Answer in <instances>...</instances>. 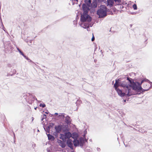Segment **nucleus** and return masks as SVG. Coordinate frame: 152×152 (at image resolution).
I'll use <instances>...</instances> for the list:
<instances>
[{"instance_id": "obj_1", "label": "nucleus", "mask_w": 152, "mask_h": 152, "mask_svg": "<svg viewBox=\"0 0 152 152\" xmlns=\"http://www.w3.org/2000/svg\"><path fill=\"white\" fill-rule=\"evenodd\" d=\"M145 80H142L141 83H140L138 82H133L132 85H129V83L127 82V84L129 86H128V89L126 90V96L128 97L132 95L133 94L132 93L131 88L134 91H142V92L147 91L149 90V89H143L141 87V85L145 81Z\"/></svg>"}, {"instance_id": "obj_2", "label": "nucleus", "mask_w": 152, "mask_h": 152, "mask_svg": "<svg viewBox=\"0 0 152 152\" xmlns=\"http://www.w3.org/2000/svg\"><path fill=\"white\" fill-rule=\"evenodd\" d=\"M127 81H121L119 84H116L114 86L115 90L117 91L118 95L121 97L126 96V90L128 89V86Z\"/></svg>"}, {"instance_id": "obj_3", "label": "nucleus", "mask_w": 152, "mask_h": 152, "mask_svg": "<svg viewBox=\"0 0 152 152\" xmlns=\"http://www.w3.org/2000/svg\"><path fill=\"white\" fill-rule=\"evenodd\" d=\"M82 7L83 12L81 16L80 20L81 22H84L86 21L91 22V18L88 15V11L89 10V8L84 3L83 4Z\"/></svg>"}, {"instance_id": "obj_4", "label": "nucleus", "mask_w": 152, "mask_h": 152, "mask_svg": "<svg viewBox=\"0 0 152 152\" xmlns=\"http://www.w3.org/2000/svg\"><path fill=\"white\" fill-rule=\"evenodd\" d=\"M97 13L99 18H104L106 17L107 15L106 7L104 5H101L100 9L97 11Z\"/></svg>"}, {"instance_id": "obj_5", "label": "nucleus", "mask_w": 152, "mask_h": 152, "mask_svg": "<svg viewBox=\"0 0 152 152\" xmlns=\"http://www.w3.org/2000/svg\"><path fill=\"white\" fill-rule=\"evenodd\" d=\"M62 126L61 125H59L58 126H55V129L56 130V136H57V133H59L62 129Z\"/></svg>"}, {"instance_id": "obj_6", "label": "nucleus", "mask_w": 152, "mask_h": 152, "mask_svg": "<svg viewBox=\"0 0 152 152\" xmlns=\"http://www.w3.org/2000/svg\"><path fill=\"white\" fill-rule=\"evenodd\" d=\"M29 99L28 101V102L30 104H32L34 102L35 99L37 100V99L34 96H33L31 94L29 95Z\"/></svg>"}, {"instance_id": "obj_7", "label": "nucleus", "mask_w": 152, "mask_h": 152, "mask_svg": "<svg viewBox=\"0 0 152 152\" xmlns=\"http://www.w3.org/2000/svg\"><path fill=\"white\" fill-rule=\"evenodd\" d=\"M73 141L70 139H68L67 141V144L69 147L72 150L73 149V145L72 143Z\"/></svg>"}, {"instance_id": "obj_8", "label": "nucleus", "mask_w": 152, "mask_h": 152, "mask_svg": "<svg viewBox=\"0 0 152 152\" xmlns=\"http://www.w3.org/2000/svg\"><path fill=\"white\" fill-rule=\"evenodd\" d=\"M90 22H88L87 21L83 22L84 23L82 24V27L84 28H87V31H88V28H89L90 26L88 23Z\"/></svg>"}, {"instance_id": "obj_9", "label": "nucleus", "mask_w": 152, "mask_h": 152, "mask_svg": "<svg viewBox=\"0 0 152 152\" xmlns=\"http://www.w3.org/2000/svg\"><path fill=\"white\" fill-rule=\"evenodd\" d=\"M107 5L109 6L110 7L113 6L114 4L113 0H107Z\"/></svg>"}, {"instance_id": "obj_10", "label": "nucleus", "mask_w": 152, "mask_h": 152, "mask_svg": "<svg viewBox=\"0 0 152 152\" xmlns=\"http://www.w3.org/2000/svg\"><path fill=\"white\" fill-rule=\"evenodd\" d=\"M79 142L80 146L82 147L85 142L84 139L82 137L80 138Z\"/></svg>"}, {"instance_id": "obj_11", "label": "nucleus", "mask_w": 152, "mask_h": 152, "mask_svg": "<svg viewBox=\"0 0 152 152\" xmlns=\"http://www.w3.org/2000/svg\"><path fill=\"white\" fill-rule=\"evenodd\" d=\"M97 2L96 0H93L91 6L92 7L94 8L96 7L97 6Z\"/></svg>"}, {"instance_id": "obj_12", "label": "nucleus", "mask_w": 152, "mask_h": 152, "mask_svg": "<svg viewBox=\"0 0 152 152\" xmlns=\"http://www.w3.org/2000/svg\"><path fill=\"white\" fill-rule=\"evenodd\" d=\"M64 135L66 139H69V138L71 137V134L69 132H66L64 133Z\"/></svg>"}, {"instance_id": "obj_13", "label": "nucleus", "mask_w": 152, "mask_h": 152, "mask_svg": "<svg viewBox=\"0 0 152 152\" xmlns=\"http://www.w3.org/2000/svg\"><path fill=\"white\" fill-rule=\"evenodd\" d=\"M74 145L75 146H78L79 145V140L74 139V140L73 141Z\"/></svg>"}, {"instance_id": "obj_14", "label": "nucleus", "mask_w": 152, "mask_h": 152, "mask_svg": "<svg viewBox=\"0 0 152 152\" xmlns=\"http://www.w3.org/2000/svg\"><path fill=\"white\" fill-rule=\"evenodd\" d=\"M65 122L67 124H69L70 123V118L69 116H67L65 117Z\"/></svg>"}, {"instance_id": "obj_15", "label": "nucleus", "mask_w": 152, "mask_h": 152, "mask_svg": "<svg viewBox=\"0 0 152 152\" xmlns=\"http://www.w3.org/2000/svg\"><path fill=\"white\" fill-rule=\"evenodd\" d=\"M48 139L49 140H54V138L53 136L50 135V134H47Z\"/></svg>"}, {"instance_id": "obj_16", "label": "nucleus", "mask_w": 152, "mask_h": 152, "mask_svg": "<svg viewBox=\"0 0 152 152\" xmlns=\"http://www.w3.org/2000/svg\"><path fill=\"white\" fill-rule=\"evenodd\" d=\"M60 138L63 141H65L66 139L64 134H60Z\"/></svg>"}, {"instance_id": "obj_17", "label": "nucleus", "mask_w": 152, "mask_h": 152, "mask_svg": "<svg viewBox=\"0 0 152 152\" xmlns=\"http://www.w3.org/2000/svg\"><path fill=\"white\" fill-rule=\"evenodd\" d=\"M127 80L130 83V85H132V83L133 82H134L133 79L129 77H127Z\"/></svg>"}, {"instance_id": "obj_18", "label": "nucleus", "mask_w": 152, "mask_h": 152, "mask_svg": "<svg viewBox=\"0 0 152 152\" xmlns=\"http://www.w3.org/2000/svg\"><path fill=\"white\" fill-rule=\"evenodd\" d=\"M127 80L130 83V85H132V83L133 82H134L133 79L129 77H127Z\"/></svg>"}, {"instance_id": "obj_19", "label": "nucleus", "mask_w": 152, "mask_h": 152, "mask_svg": "<svg viewBox=\"0 0 152 152\" xmlns=\"http://www.w3.org/2000/svg\"><path fill=\"white\" fill-rule=\"evenodd\" d=\"M91 0H88L86 2L88 6L90 7L91 5Z\"/></svg>"}, {"instance_id": "obj_20", "label": "nucleus", "mask_w": 152, "mask_h": 152, "mask_svg": "<svg viewBox=\"0 0 152 152\" xmlns=\"http://www.w3.org/2000/svg\"><path fill=\"white\" fill-rule=\"evenodd\" d=\"M6 49L8 51H11L12 50V47L10 45H9Z\"/></svg>"}, {"instance_id": "obj_21", "label": "nucleus", "mask_w": 152, "mask_h": 152, "mask_svg": "<svg viewBox=\"0 0 152 152\" xmlns=\"http://www.w3.org/2000/svg\"><path fill=\"white\" fill-rule=\"evenodd\" d=\"M144 80H145L144 81V82H147L149 83L151 85V86H150V87H149V88H148V89H149V88H151L152 87V83L151 82H150L148 80H147V79H144Z\"/></svg>"}, {"instance_id": "obj_22", "label": "nucleus", "mask_w": 152, "mask_h": 152, "mask_svg": "<svg viewBox=\"0 0 152 152\" xmlns=\"http://www.w3.org/2000/svg\"><path fill=\"white\" fill-rule=\"evenodd\" d=\"M120 82L121 81H120V80L119 79H118L117 80H115V83L114 84V86H115L116 85V84H119Z\"/></svg>"}, {"instance_id": "obj_23", "label": "nucleus", "mask_w": 152, "mask_h": 152, "mask_svg": "<svg viewBox=\"0 0 152 152\" xmlns=\"http://www.w3.org/2000/svg\"><path fill=\"white\" fill-rule=\"evenodd\" d=\"M44 129H45V131L49 133L50 132V126H48L47 127L46 129H45V128L44 127Z\"/></svg>"}, {"instance_id": "obj_24", "label": "nucleus", "mask_w": 152, "mask_h": 152, "mask_svg": "<svg viewBox=\"0 0 152 152\" xmlns=\"http://www.w3.org/2000/svg\"><path fill=\"white\" fill-rule=\"evenodd\" d=\"M60 145L62 148H64L66 146V145L64 142L61 143L60 144Z\"/></svg>"}, {"instance_id": "obj_25", "label": "nucleus", "mask_w": 152, "mask_h": 152, "mask_svg": "<svg viewBox=\"0 0 152 152\" xmlns=\"http://www.w3.org/2000/svg\"><path fill=\"white\" fill-rule=\"evenodd\" d=\"M132 7L134 10H136L137 9V6L136 4H134L133 5Z\"/></svg>"}, {"instance_id": "obj_26", "label": "nucleus", "mask_w": 152, "mask_h": 152, "mask_svg": "<svg viewBox=\"0 0 152 152\" xmlns=\"http://www.w3.org/2000/svg\"><path fill=\"white\" fill-rule=\"evenodd\" d=\"M81 103V101L80 100H78L76 102V104L77 106L78 105H79Z\"/></svg>"}, {"instance_id": "obj_27", "label": "nucleus", "mask_w": 152, "mask_h": 152, "mask_svg": "<svg viewBox=\"0 0 152 152\" xmlns=\"http://www.w3.org/2000/svg\"><path fill=\"white\" fill-rule=\"evenodd\" d=\"M46 117V116L45 115H43L42 116V118L41 119L42 121H43V120L45 119Z\"/></svg>"}, {"instance_id": "obj_28", "label": "nucleus", "mask_w": 152, "mask_h": 152, "mask_svg": "<svg viewBox=\"0 0 152 152\" xmlns=\"http://www.w3.org/2000/svg\"><path fill=\"white\" fill-rule=\"evenodd\" d=\"M39 106L40 107H42L43 108H44L45 107L46 105H45V104H42L41 103L39 104Z\"/></svg>"}, {"instance_id": "obj_29", "label": "nucleus", "mask_w": 152, "mask_h": 152, "mask_svg": "<svg viewBox=\"0 0 152 152\" xmlns=\"http://www.w3.org/2000/svg\"><path fill=\"white\" fill-rule=\"evenodd\" d=\"M59 116H61L62 117V118L64 119V113H62L61 115H59Z\"/></svg>"}, {"instance_id": "obj_30", "label": "nucleus", "mask_w": 152, "mask_h": 152, "mask_svg": "<svg viewBox=\"0 0 152 152\" xmlns=\"http://www.w3.org/2000/svg\"><path fill=\"white\" fill-rule=\"evenodd\" d=\"M53 126V123H50V125L48 126H50V128H52Z\"/></svg>"}, {"instance_id": "obj_31", "label": "nucleus", "mask_w": 152, "mask_h": 152, "mask_svg": "<svg viewBox=\"0 0 152 152\" xmlns=\"http://www.w3.org/2000/svg\"><path fill=\"white\" fill-rule=\"evenodd\" d=\"M57 142L58 143H59L60 144L61 143L63 142L62 141L59 140H57Z\"/></svg>"}, {"instance_id": "obj_32", "label": "nucleus", "mask_w": 152, "mask_h": 152, "mask_svg": "<svg viewBox=\"0 0 152 152\" xmlns=\"http://www.w3.org/2000/svg\"><path fill=\"white\" fill-rule=\"evenodd\" d=\"M115 2L119 3L121 2V0H113Z\"/></svg>"}, {"instance_id": "obj_33", "label": "nucleus", "mask_w": 152, "mask_h": 152, "mask_svg": "<svg viewBox=\"0 0 152 152\" xmlns=\"http://www.w3.org/2000/svg\"><path fill=\"white\" fill-rule=\"evenodd\" d=\"M21 127L22 128H23V124H24V122L23 121H22L21 122Z\"/></svg>"}, {"instance_id": "obj_34", "label": "nucleus", "mask_w": 152, "mask_h": 152, "mask_svg": "<svg viewBox=\"0 0 152 152\" xmlns=\"http://www.w3.org/2000/svg\"><path fill=\"white\" fill-rule=\"evenodd\" d=\"M94 39H95V38H94V35H93V37L91 39V41H94Z\"/></svg>"}, {"instance_id": "obj_35", "label": "nucleus", "mask_w": 152, "mask_h": 152, "mask_svg": "<svg viewBox=\"0 0 152 152\" xmlns=\"http://www.w3.org/2000/svg\"><path fill=\"white\" fill-rule=\"evenodd\" d=\"M147 85H148V84H147L146 83L144 84V85L143 86V88H146V86H147Z\"/></svg>"}, {"instance_id": "obj_36", "label": "nucleus", "mask_w": 152, "mask_h": 152, "mask_svg": "<svg viewBox=\"0 0 152 152\" xmlns=\"http://www.w3.org/2000/svg\"><path fill=\"white\" fill-rule=\"evenodd\" d=\"M20 53V54L21 55H22V56H23L24 55V54H23V52H22L21 51L20 52H19Z\"/></svg>"}, {"instance_id": "obj_37", "label": "nucleus", "mask_w": 152, "mask_h": 152, "mask_svg": "<svg viewBox=\"0 0 152 152\" xmlns=\"http://www.w3.org/2000/svg\"><path fill=\"white\" fill-rule=\"evenodd\" d=\"M26 59L28 60H30V61H31V60L29 59V58L27 57Z\"/></svg>"}, {"instance_id": "obj_38", "label": "nucleus", "mask_w": 152, "mask_h": 152, "mask_svg": "<svg viewBox=\"0 0 152 152\" xmlns=\"http://www.w3.org/2000/svg\"><path fill=\"white\" fill-rule=\"evenodd\" d=\"M17 48V50L18 51H19V52L21 51L20 50L19 48Z\"/></svg>"}, {"instance_id": "obj_39", "label": "nucleus", "mask_w": 152, "mask_h": 152, "mask_svg": "<svg viewBox=\"0 0 152 152\" xmlns=\"http://www.w3.org/2000/svg\"><path fill=\"white\" fill-rule=\"evenodd\" d=\"M2 26H3V29L4 30V31H5V28L4 27V26L3 25V24H2Z\"/></svg>"}, {"instance_id": "obj_40", "label": "nucleus", "mask_w": 152, "mask_h": 152, "mask_svg": "<svg viewBox=\"0 0 152 152\" xmlns=\"http://www.w3.org/2000/svg\"><path fill=\"white\" fill-rule=\"evenodd\" d=\"M23 56L24 57V58H26L27 57H26V56H25L24 55V56Z\"/></svg>"}, {"instance_id": "obj_41", "label": "nucleus", "mask_w": 152, "mask_h": 152, "mask_svg": "<svg viewBox=\"0 0 152 152\" xmlns=\"http://www.w3.org/2000/svg\"><path fill=\"white\" fill-rule=\"evenodd\" d=\"M35 145H36V144H34L33 145H32L33 146H34V147H35Z\"/></svg>"}, {"instance_id": "obj_42", "label": "nucleus", "mask_w": 152, "mask_h": 152, "mask_svg": "<svg viewBox=\"0 0 152 152\" xmlns=\"http://www.w3.org/2000/svg\"><path fill=\"white\" fill-rule=\"evenodd\" d=\"M85 141L86 142H87V140L86 139H85L84 140V141L85 142Z\"/></svg>"}, {"instance_id": "obj_43", "label": "nucleus", "mask_w": 152, "mask_h": 152, "mask_svg": "<svg viewBox=\"0 0 152 152\" xmlns=\"http://www.w3.org/2000/svg\"><path fill=\"white\" fill-rule=\"evenodd\" d=\"M55 115H58V114L57 113H55Z\"/></svg>"}, {"instance_id": "obj_44", "label": "nucleus", "mask_w": 152, "mask_h": 152, "mask_svg": "<svg viewBox=\"0 0 152 152\" xmlns=\"http://www.w3.org/2000/svg\"><path fill=\"white\" fill-rule=\"evenodd\" d=\"M100 148H99L98 149V148H97V150H98V151H100Z\"/></svg>"}, {"instance_id": "obj_45", "label": "nucleus", "mask_w": 152, "mask_h": 152, "mask_svg": "<svg viewBox=\"0 0 152 152\" xmlns=\"http://www.w3.org/2000/svg\"><path fill=\"white\" fill-rule=\"evenodd\" d=\"M37 108V107H35V108H34V109H35V110H36Z\"/></svg>"}, {"instance_id": "obj_46", "label": "nucleus", "mask_w": 152, "mask_h": 152, "mask_svg": "<svg viewBox=\"0 0 152 152\" xmlns=\"http://www.w3.org/2000/svg\"><path fill=\"white\" fill-rule=\"evenodd\" d=\"M124 102H126V100H124Z\"/></svg>"}, {"instance_id": "obj_47", "label": "nucleus", "mask_w": 152, "mask_h": 152, "mask_svg": "<svg viewBox=\"0 0 152 152\" xmlns=\"http://www.w3.org/2000/svg\"><path fill=\"white\" fill-rule=\"evenodd\" d=\"M45 113H47V114H48V113H47V112H45Z\"/></svg>"}, {"instance_id": "obj_48", "label": "nucleus", "mask_w": 152, "mask_h": 152, "mask_svg": "<svg viewBox=\"0 0 152 152\" xmlns=\"http://www.w3.org/2000/svg\"><path fill=\"white\" fill-rule=\"evenodd\" d=\"M94 72H95L94 71L93 72V74H94Z\"/></svg>"}, {"instance_id": "obj_49", "label": "nucleus", "mask_w": 152, "mask_h": 152, "mask_svg": "<svg viewBox=\"0 0 152 152\" xmlns=\"http://www.w3.org/2000/svg\"><path fill=\"white\" fill-rule=\"evenodd\" d=\"M32 118H33V119H32V120H33V117Z\"/></svg>"}, {"instance_id": "obj_50", "label": "nucleus", "mask_w": 152, "mask_h": 152, "mask_svg": "<svg viewBox=\"0 0 152 152\" xmlns=\"http://www.w3.org/2000/svg\"><path fill=\"white\" fill-rule=\"evenodd\" d=\"M29 62H30V60H28Z\"/></svg>"}]
</instances>
